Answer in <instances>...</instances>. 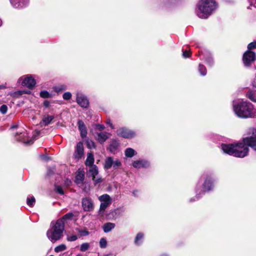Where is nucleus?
<instances>
[{
  "instance_id": "6ab92c4d",
  "label": "nucleus",
  "mask_w": 256,
  "mask_h": 256,
  "mask_svg": "<svg viewBox=\"0 0 256 256\" xmlns=\"http://www.w3.org/2000/svg\"><path fill=\"white\" fill-rule=\"evenodd\" d=\"M78 129L80 132V136L82 138L86 137L87 135V130L84 122L80 120L78 122Z\"/></svg>"
},
{
  "instance_id": "4d7b16f0",
  "label": "nucleus",
  "mask_w": 256,
  "mask_h": 256,
  "mask_svg": "<svg viewBox=\"0 0 256 256\" xmlns=\"http://www.w3.org/2000/svg\"><path fill=\"white\" fill-rule=\"evenodd\" d=\"M216 136L218 140H222L223 137L222 136H220L218 135H216Z\"/></svg>"
},
{
  "instance_id": "39448f33",
  "label": "nucleus",
  "mask_w": 256,
  "mask_h": 256,
  "mask_svg": "<svg viewBox=\"0 0 256 256\" xmlns=\"http://www.w3.org/2000/svg\"><path fill=\"white\" fill-rule=\"evenodd\" d=\"M200 182H202V190H200L202 194H204L206 192H209L213 190L214 186V182L211 174L204 173L200 178L199 183ZM197 186L200 189V186L198 184Z\"/></svg>"
},
{
  "instance_id": "8fccbe9b",
  "label": "nucleus",
  "mask_w": 256,
  "mask_h": 256,
  "mask_svg": "<svg viewBox=\"0 0 256 256\" xmlns=\"http://www.w3.org/2000/svg\"><path fill=\"white\" fill-rule=\"evenodd\" d=\"M123 210H121L120 208H116L112 212L116 214H118L120 215V213L122 212Z\"/></svg>"
},
{
  "instance_id": "680f3d73",
  "label": "nucleus",
  "mask_w": 256,
  "mask_h": 256,
  "mask_svg": "<svg viewBox=\"0 0 256 256\" xmlns=\"http://www.w3.org/2000/svg\"><path fill=\"white\" fill-rule=\"evenodd\" d=\"M136 192H137V191H136V190H134V192H133V194H134V196H136Z\"/></svg>"
},
{
  "instance_id": "c03bdc74",
  "label": "nucleus",
  "mask_w": 256,
  "mask_h": 256,
  "mask_svg": "<svg viewBox=\"0 0 256 256\" xmlns=\"http://www.w3.org/2000/svg\"><path fill=\"white\" fill-rule=\"evenodd\" d=\"M55 190L56 192H58V194H60L62 195V194H64L62 188L59 186H56V185L55 186Z\"/></svg>"
},
{
  "instance_id": "72a5a7b5",
  "label": "nucleus",
  "mask_w": 256,
  "mask_h": 256,
  "mask_svg": "<svg viewBox=\"0 0 256 256\" xmlns=\"http://www.w3.org/2000/svg\"><path fill=\"white\" fill-rule=\"evenodd\" d=\"M76 230L80 234V236H86L89 234V232L86 228L81 230L78 228Z\"/></svg>"
},
{
  "instance_id": "4468645a",
  "label": "nucleus",
  "mask_w": 256,
  "mask_h": 256,
  "mask_svg": "<svg viewBox=\"0 0 256 256\" xmlns=\"http://www.w3.org/2000/svg\"><path fill=\"white\" fill-rule=\"evenodd\" d=\"M76 101L82 108H87L88 106V100L86 96L82 92H77Z\"/></svg>"
},
{
  "instance_id": "6e6d98bb",
  "label": "nucleus",
  "mask_w": 256,
  "mask_h": 256,
  "mask_svg": "<svg viewBox=\"0 0 256 256\" xmlns=\"http://www.w3.org/2000/svg\"><path fill=\"white\" fill-rule=\"evenodd\" d=\"M106 124H108L110 125V126L112 128H114V126H113V124L110 122V120H108L107 122H106Z\"/></svg>"
},
{
  "instance_id": "9d476101",
  "label": "nucleus",
  "mask_w": 256,
  "mask_h": 256,
  "mask_svg": "<svg viewBox=\"0 0 256 256\" xmlns=\"http://www.w3.org/2000/svg\"><path fill=\"white\" fill-rule=\"evenodd\" d=\"M116 134L118 136L126 138H132L136 136L134 132L126 128H120L117 130Z\"/></svg>"
},
{
  "instance_id": "052dcab7",
  "label": "nucleus",
  "mask_w": 256,
  "mask_h": 256,
  "mask_svg": "<svg viewBox=\"0 0 256 256\" xmlns=\"http://www.w3.org/2000/svg\"><path fill=\"white\" fill-rule=\"evenodd\" d=\"M52 172V171H51L50 170H48V174H50Z\"/></svg>"
},
{
  "instance_id": "c756f323",
  "label": "nucleus",
  "mask_w": 256,
  "mask_h": 256,
  "mask_svg": "<svg viewBox=\"0 0 256 256\" xmlns=\"http://www.w3.org/2000/svg\"><path fill=\"white\" fill-rule=\"evenodd\" d=\"M198 71H199L200 74L202 76H205L206 74V73H207L206 69V67L204 66L203 64H199Z\"/></svg>"
},
{
  "instance_id": "0eeeda50",
  "label": "nucleus",
  "mask_w": 256,
  "mask_h": 256,
  "mask_svg": "<svg viewBox=\"0 0 256 256\" xmlns=\"http://www.w3.org/2000/svg\"><path fill=\"white\" fill-rule=\"evenodd\" d=\"M98 166H92L88 167L87 171V175L88 177L92 178L94 184L96 186L98 184L102 182V179L98 174Z\"/></svg>"
},
{
  "instance_id": "ddd939ff",
  "label": "nucleus",
  "mask_w": 256,
  "mask_h": 256,
  "mask_svg": "<svg viewBox=\"0 0 256 256\" xmlns=\"http://www.w3.org/2000/svg\"><path fill=\"white\" fill-rule=\"evenodd\" d=\"M132 166L134 168L137 169L142 168H148L150 166V162L146 159H139L134 160L132 162Z\"/></svg>"
},
{
  "instance_id": "6e6552de",
  "label": "nucleus",
  "mask_w": 256,
  "mask_h": 256,
  "mask_svg": "<svg viewBox=\"0 0 256 256\" xmlns=\"http://www.w3.org/2000/svg\"><path fill=\"white\" fill-rule=\"evenodd\" d=\"M18 82H21L22 86L30 89L34 88L36 84V81L32 74H27L20 77L19 78Z\"/></svg>"
},
{
  "instance_id": "4be33fe9",
  "label": "nucleus",
  "mask_w": 256,
  "mask_h": 256,
  "mask_svg": "<svg viewBox=\"0 0 256 256\" xmlns=\"http://www.w3.org/2000/svg\"><path fill=\"white\" fill-rule=\"evenodd\" d=\"M94 157L92 153H88L87 158L85 162V164L87 166H96L94 164Z\"/></svg>"
},
{
  "instance_id": "de8ad7c7",
  "label": "nucleus",
  "mask_w": 256,
  "mask_h": 256,
  "mask_svg": "<svg viewBox=\"0 0 256 256\" xmlns=\"http://www.w3.org/2000/svg\"><path fill=\"white\" fill-rule=\"evenodd\" d=\"M182 56L184 58H188L190 56V52L189 51H183Z\"/></svg>"
},
{
  "instance_id": "aec40b11",
  "label": "nucleus",
  "mask_w": 256,
  "mask_h": 256,
  "mask_svg": "<svg viewBox=\"0 0 256 256\" xmlns=\"http://www.w3.org/2000/svg\"><path fill=\"white\" fill-rule=\"evenodd\" d=\"M97 140L98 142L102 144L109 138L110 134L106 132H100L97 134Z\"/></svg>"
},
{
  "instance_id": "58836bf2",
  "label": "nucleus",
  "mask_w": 256,
  "mask_h": 256,
  "mask_svg": "<svg viewBox=\"0 0 256 256\" xmlns=\"http://www.w3.org/2000/svg\"><path fill=\"white\" fill-rule=\"evenodd\" d=\"M40 97L42 98H48L50 97V94L46 90H42L40 92Z\"/></svg>"
},
{
  "instance_id": "1a4fd4ad",
  "label": "nucleus",
  "mask_w": 256,
  "mask_h": 256,
  "mask_svg": "<svg viewBox=\"0 0 256 256\" xmlns=\"http://www.w3.org/2000/svg\"><path fill=\"white\" fill-rule=\"evenodd\" d=\"M98 200L101 202L100 210L104 211L112 202V200L110 196L108 194H104L98 198Z\"/></svg>"
},
{
  "instance_id": "412c9836",
  "label": "nucleus",
  "mask_w": 256,
  "mask_h": 256,
  "mask_svg": "<svg viewBox=\"0 0 256 256\" xmlns=\"http://www.w3.org/2000/svg\"><path fill=\"white\" fill-rule=\"evenodd\" d=\"M114 162V158L112 156L106 158L104 164V168L105 170H110Z\"/></svg>"
},
{
  "instance_id": "69168bd1",
  "label": "nucleus",
  "mask_w": 256,
  "mask_h": 256,
  "mask_svg": "<svg viewBox=\"0 0 256 256\" xmlns=\"http://www.w3.org/2000/svg\"><path fill=\"white\" fill-rule=\"evenodd\" d=\"M2 25V20L0 19V26Z\"/></svg>"
},
{
  "instance_id": "c85d7f7f",
  "label": "nucleus",
  "mask_w": 256,
  "mask_h": 256,
  "mask_svg": "<svg viewBox=\"0 0 256 256\" xmlns=\"http://www.w3.org/2000/svg\"><path fill=\"white\" fill-rule=\"evenodd\" d=\"M24 94H29L28 91L24 90H18L10 94V96L14 98H18Z\"/></svg>"
},
{
  "instance_id": "79ce46f5",
  "label": "nucleus",
  "mask_w": 256,
  "mask_h": 256,
  "mask_svg": "<svg viewBox=\"0 0 256 256\" xmlns=\"http://www.w3.org/2000/svg\"><path fill=\"white\" fill-rule=\"evenodd\" d=\"M62 98L65 100H69L72 98V94L70 92H66L63 94Z\"/></svg>"
},
{
  "instance_id": "a19ab883",
  "label": "nucleus",
  "mask_w": 256,
  "mask_h": 256,
  "mask_svg": "<svg viewBox=\"0 0 256 256\" xmlns=\"http://www.w3.org/2000/svg\"><path fill=\"white\" fill-rule=\"evenodd\" d=\"M78 239V236L76 235L69 236L67 235L66 240L69 242H74Z\"/></svg>"
},
{
  "instance_id": "5fc2aeb1",
  "label": "nucleus",
  "mask_w": 256,
  "mask_h": 256,
  "mask_svg": "<svg viewBox=\"0 0 256 256\" xmlns=\"http://www.w3.org/2000/svg\"><path fill=\"white\" fill-rule=\"evenodd\" d=\"M252 86L253 90H256V83L254 81L252 82Z\"/></svg>"
},
{
  "instance_id": "2eb2a0df",
  "label": "nucleus",
  "mask_w": 256,
  "mask_h": 256,
  "mask_svg": "<svg viewBox=\"0 0 256 256\" xmlns=\"http://www.w3.org/2000/svg\"><path fill=\"white\" fill-rule=\"evenodd\" d=\"M84 154V148L83 143L81 142H80L76 144L73 156L75 159L79 160L83 156Z\"/></svg>"
},
{
  "instance_id": "bf43d9fd",
  "label": "nucleus",
  "mask_w": 256,
  "mask_h": 256,
  "mask_svg": "<svg viewBox=\"0 0 256 256\" xmlns=\"http://www.w3.org/2000/svg\"><path fill=\"white\" fill-rule=\"evenodd\" d=\"M18 128V126L17 125H12L11 126H10V128L11 129H14V128Z\"/></svg>"
},
{
  "instance_id": "603ef678",
  "label": "nucleus",
  "mask_w": 256,
  "mask_h": 256,
  "mask_svg": "<svg viewBox=\"0 0 256 256\" xmlns=\"http://www.w3.org/2000/svg\"><path fill=\"white\" fill-rule=\"evenodd\" d=\"M44 106L46 108H48L50 106V103L48 100H44Z\"/></svg>"
},
{
  "instance_id": "4c0bfd02",
  "label": "nucleus",
  "mask_w": 256,
  "mask_h": 256,
  "mask_svg": "<svg viewBox=\"0 0 256 256\" xmlns=\"http://www.w3.org/2000/svg\"><path fill=\"white\" fill-rule=\"evenodd\" d=\"M246 96L251 100L256 102V97L254 93L252 92H248Z\"/></svg>"
},
{
  "instance_id": "774afa93",
  "label": "nucleus",
  "mask_w": 256,
  "mask_h": 256,
  "mask_svg": "<svg viewBox=\"0 0 256 256\" xmlns=\"http://www.w3.org/2000/svg\"><path fill=\"white\" fill-rule=\"evenodd\" d=\"M50 256H52V255H50Z\"/></svg>"
},
{
  "instance_id": "473e14b6",
  "label": "nucleus",
  "mask_w": 256,
  "mask_h": 256,
  "mask_svg": "<svg viewBox=\"0 0 256 256\" xmlns=\"http://www.w3.org/2000/svg\"><path fill=\"white\" fill-rule=\"evenodd\" d=\"M118 146V144L116 142H112L110 145V148H109L110 151L112 152H114L117 149Z\"/></svg>"
},
{
  "instance_id": "7c9ffc66",
  "label": "nucleus",
  "mask_w": 256,
  "mask_h": 256,
  "mask_svg": "<svg viewBox=\"0 0 256 256\" xmlns=\"http://www.w3.org/2000/svg\"><path fill=\"white\" fill-rule=\"evenodd\" d=\"M66 249V246L64 244H61L54 248V251L56 252H63Z\"/></svg>"
},
{
  "instance_id": "2f4dec72",
  "label": "nucleus",
  "mask_w": 256,
  "mask_h": 256,
  "mask_svg": "<svg viewBox=\"0 0 256 256\" xmlns=\"http://www.w3.org/2000/svg\"><path fill=\"white\" fill-rule=\"evenodd\" d=\"M122 162L118 158L114 159V162L112 164L114 169L116 170L122 166Z\"/></svg>"
},
{
  "instance_id": "423d86ee",
  "label": "nucleus",
  "mask_w": 256,
  "mask_h": 256,
  "mask_svg": "<svg viewBox=\"0 0 256 256\" xmlns=\"http://www.w3.org/2000/svg\"><path fill=\"white\" fill-rule=\"evenodd\" d=\"M243 141L256 151V128H250L247 132V136L243 138Z\"/></svg>"
},
{
  "instance_id": "0e129e2a",
  "label": "nucleus",
  "mask_w": 256,
  "mask_h": 256,
  "mask_svg": "<svg viewBox=\"0 0 256 256\" xmlns=\"http://www.w3.org/2000/svg\"><path fill=\"white\" fill-rule=\"evenodd\" d=\"M160 256H168L166 254H162Z\"/></svg>"
},
{
  "instance_id": "bb28decb",
  "label": "nucleus",
  "mask_w": 256,
  "mask_h": 256,
  "mask_svg": "<svg viewBox=\"0 0 256 256\" xmlns=\"http://www.w3.org/2000/svg\"><path fill=\"white\" fill-rule=\"evenodd\" d=\"M74 214L72 212H68L64 215L62 218L58 220H62V222L64 224L68 220H71L73 218Z\"/></svg>"
},
{
  "instance_id": "b1692460",
  "label": "nucleus",
  "mask_w": 256,
  "mask_h": 256,
  "mask_svg": "<svg viewBox=\"0 0 256 256\" xmlns=\"http://www.w3.org/2000/svg\"><path fill=\"white\" fill-rule=\"evenodd\" d=\"M136 154L137 152L134 149L130 148H127L124 150V155L126 158H131Z\"/></svg>"
},
{
  "instance_id": "3c124183",
  "label": "nucleus",
  "mask_w": 256,
  "mask_h": 256,
  "mask_svg": "<svg viewBox=\"0 0 256 256\" xmlns=\"http://www.w3.org/2000/svg\"><path fill=\"white\" fill-rule=\"evenodd\" d=\"M18 139L19 140H22V141H23L24 143L26 144H32L33 142V140L30 139V140H27V141H25L24 140H22V139H20L19 138H18Z\"/></svg>"
},
{
  "instance_id": "c9c22d12",
  "label": "nucleus",
  "mask_w": 256,
  "mask_h": 256,
  "mask_svg": "<svg viewBox=\"0 0 256 256\" xmlns=\"http://www.w3.org/2000/svg\"><path fill=\"white\" fill-rule=\"evenodd\" d=\"M205 61L206 64H207L210 66H212L214 64L213 58L211 56H208V57H206Z\"/></svg>"
},
{
  "instance_id": "393cba45",
  "label": "nucleus",
  "mask_w": 256,
  "mask_h": 256,
  "mask_svg": "<svg viewBox=\"0 0 256 256\" xmlns=\"http://www.w3.org/2000/svg\"><path fill=\"white\" fill-rule=\"evenodd\" d=\"M144 236V235L143 233L138 232L136 234V236L134 238V242L136 246L140 245L142 242Z\"/></svg>"
},
{
  "instance_id": "cd10ccee",
  "label": "nucleus",
  "mask_w": 256,
  "mask_h": 256,
  "mask_svg": "<svg viewBox=\"0 0 256 256\" xmlns=\"http://www.w3.org/2000/svg\"><path fill=\"white\" fill-rule=\"evenodd\" d=\"M35 202L36 200L34 196H30L27 198L26 204L28 206L32 207L34 206Z\"/></svg>"
},
{
  "instance_id": "a211bd4d",
  "label": "nucleus",
  "mask_w": 256,
  "mask_h": 256,
  "mask_svg": "<svg viewBox=\"0 0 256 256\" xmlns=\"http://www.w3.org/2000/svg\"><path fill=\"white\" fill-rule=\"evenodd\" d=\"M84 172L79 170L76 174L75 182L78 184H82L84 180Z\"/></svg>"
},
{
  "instance_id": "a878e982",
  "label": "nucleus",
  "mask_w": 256,
  "mask_h": 256,
  "mask_svg": "<svg viewBox=\"0 0 256 256\" xmlns=\"http://www.w3.org/2000/svg\"><path fill=\"white\" fill-rule=\"evenodd\" d=\"M196 196L194 198H190L189 200L190 202H193L198 200L202 197V195H203V194H202V192L200 191L198 186H196Z\"/></svg>"
},
{
  "instance_id": "20e7f679",
  "label": "nucleus",
  "mask_w": 256,
  "mask_h": 256,
  "mask_svg": "<svg viewBox=\"0 0 256 256\" xmlns=\"http://www.w3.org/2000/svg\"><path fill=\"white\" fill-rule=\"evenodd\" d=\"M248 146L243 140L242 142L225 144V153L236 157L244 158L248 154Z\"/></svg>"
},
{
  "instance_id": "e2e57ef3",
  "label": "nucleus",
  "mask_w": 256,
  "mask_h": 256,
  "mask_svg": "<svg viewBox=\"0 0 256 256\" xmlns=\"http://www.w3.org/2000/svg\"><path fill=\"white\" fill-rule=\"evenodd\" d=\"M21 134H22V136H26L27 134H26V133H23V134H22V133H21Z\"/></svg>"
},
{
  "instance_id": "49530a36",
  "label": "nucleus",
  "mask_w": 256,
  "mask_h": 256,
  "mask_svg": "<svg viewBox=\"0 0 256 256\" xmlns=\"http://www.w3.org/2000/svg\"><path fill=\"white\" fill-rule=\"evenodd\" d=\"M66 89V86L63 85L56 86L54 88V90L56 92H60L62 90H65Z\"/></svg>"
},
{
  "instance_id": "a18cd8bd",
  "label": "nucleus",
  "mask_w": 256,
  "mask_h": 256,
  "mask_svg": "<svg viewBox=\"0 0 256 256\" xmlns=\"http://www.w3.org/2000/svg\"><path fill=\"white\" fill-rule=\"evenodd\" d=\"M256 48V41L253 42L249 44L248 46V50H250L252 49Z\"/></svg>"
},
{
  "instance_id": "f8f14e48",
  "label": "nucleus",
  "mask_w": 256,
  "mask_h": 256,
  "mask_svg": "<svg viewBox=\"0 0 256 256\" xmlns=\"http://www.w3.org/2000/svg\"><path fill=\"white\" fill-rule=\"evenodd\" d=\"M82 204L83 210L85 212H90L94 208L93 201L90 197H85L82 198Z\"/></svg>"
},
{
  "instance_id": "f704fd0d",
  "label": "nucleus",
  "mask_w": 256,
  "mask_h": 256,
  "mask_svg": "<svg viewBox=\"0 0 256 256\" xmlns=\"http://www.w3.org/2000/svg\"><path fill=\"white\" fill-rule=\"evenodd\" d=\"M107 246V241L105 238H102L100 240V246L102 248H106Z\"/></svg>"
},
{
  "instance_id": "09e8293b",
  "label": "nucleus",
  "mask_w": 256,
  "mask_h": 256,
  "mask_svg": "<svg viewBox=\"0 0 256 256\" xmlns=\"http://www.w3.org/2000/svg\"><path fill=\"white\" fill-rule=\"evenodd\" d=\"M96 128L99 130H102L104 128V126L102 124H98L96 126Z\"/></svg>"
},
{
  "instance_id": "ea45409f",
  "label": "nucleus",
  "mask_w": 256,
  "mask_h": 256,
  "mask_svg": "<svg viewBox=\"0 0 256 256\" xmlns=\"http://www.w3.org/2000/svg\"><path fill=\"white\" fill-rule=\"evenodd\" d=\"M8 111V106L6 104H2L0 107V112L3 114H4L7 112Z\"/></svg>"
},
{
  "instance_id": "13d9d810",
  "label": "nucleus",
  "mask_w": 256,
  "mask_h": 256,
  "mask_svg": "<svg viewBox=\"0 0 256 256\" xmlns=\"http://www.w3.org/2000/svg\"><path fill=\"white\" fill-rule=\"evenodd\" d=\"M220 148H221L222 150L224 152V144L222 143L221 144Z\"/></svg>"
},
{
  "instance_id": "e433bc0d",
  "label": "nucleus",
  "mask_w": 256,
  "mask_h": 256,
  "mask_svg": "<svg viewBox=\"0 0 256 256\" xmlns=\"http://www.w3.org/2000/svg\"><path fill=\"white\" fill-rule=\"evenodd\" d=\"M90 244L87 242L82 244L80 246V250L82 252H85L88 249Z\"/></svg>"
},
{
  "instance_id": "f257e3e1",
  "label": "nucleus",
  "mask_w": 256,
  "mask_h": 256,
  "mask_svg": "<svg viewBox=\"0 0 256 256\" xmlns=\"http://www.w3.org/2000/svg\"><path fill=\"white\" fill-rule=\"evenodd\" d=\"M236 114L242 118H256V108L249 102L242 100L234 106Z\"/></svg>"
},
{
  "instance_id": "5701e85b",
  "label": "nucleus",
  "mask_w": 256,
  "mask_h": 256,
  "mask_svg": "<svg viewBox=\"0 0 256 256\" xmlns=\"http://www.w3.org/2000/svg\"><path fill=\"white\" fill-rule=\"evenodd\" d=\"M116 224L112 222H106L102 226V229L104 232L108 233L114 228Z\"/></svg>"
},
{
  "instance_id": "338daca9",
  "label": "nucleus",
  "mask_w": 256,
  "mask_h": 256,
  "mask_svg": "<svg viewBox=\"0 0 256 256\" xmlns=\"http://www.w3.org/2000/svg\"><path fill=\"white\" fill-rule=\"evenodd\" d=\"M76 256H82V255H80V254H78V255H77Z\"/></svg>"
},
{
  "instance_id": "dca6fc26",
  "label": "nucleus",
  "mask_w": 256,
  "mask_h": 256,
  "mask_svg": "<svg viewBox=\"0 0 256 256\" xmlns=\"http://www.w3.org/2000/svg\"><path fill=\"white\" fill-rule=\"evenodd\" d=\"M12 6L16 8H22L28 6V0H10Z\"/></svg>"
},
{
  "instance_id": "7ed1b4c3",
  "label": "nucleus",
  "mask_w": 256,
  "mask_h": 256,
  "mask_svg": "<svg viewBox=\"0 0 256 256\" xmlns=\"http://www.w3.org/2000/svg\"><path fill=\"white\" fill-rule=\"evenodd\" d=\"M64 230V226L62 220L52 221L50 228L46 232V236L50 242L54 243L62 238Z\"/></svg>"
},
{
  "instance_id": "f03ea898",
  "label": "nucleus",
  "mask_w": 256,
  "mask_h": 256,
  "mask_svg": "<svg viewBox=\"0 0 256 256\" xmlns=\"http://www.w3.org/2000/svg\"><path fill=\"white\" fill-rule=\"evenodd\" d=\"M217 4L214 0H200L196 10V15L200 18H207L216 10Z\"/></svg>"
},
{
  "instance_id": "37998d69",
  "label": "nucleus",
  "mask_w": 256,
  "mask_h": 256,
  "mask_svg": "<svg viewBox=\"0 0 256 256\" xmlns=\"http://www.w3.org/2000/svg\"><path fill=\"white\" fill-rule=\"evenodd\" d=\"M87 146L89 148H96V144L93 141L90 140L87 142Z\"/></svg>"
},
{
  "instance_id": "9b49d317",
  "label": "nucleus",
  "mask_w": 256,
  "mask_h": 256,
  "mask_svg": "<svg viewBox=\"0 0 256 256\" xmlns=\"http://www.w3.org/2000/svg\"><path fill=\"white\" fill-rule=\"evenodd\" d=\"M243 62L245 66H249L256 60V54L250 50H247L243 56Z\"/></svg>"
},
{
  "instance_id": "864d4df0",
  "label": "nucleus",
  "mask_w": 256,
  "mask_h": 256,
  "mask_svg": "<svg viewBox=\"0 0 256 256\" xmlns=\"http://www.w3.org/2000/svg\"><path fill=\"white\" fill-rule=\"evenodd\" d=\"M40 158L42 160H49V158L46 155H42Z\"/></svg>"
},
{
  "instance_id": "f3484780",
  "label": "nucleus",
  "mask_w": 256,
  "mask_h": 256,
  "mask_svg": "<svg viewBox=\"0 0 256 256\" xmlns=\"http://www.w3.org/2000/svg\"><path fill=\"white\" fill-rule=\"evenodd\" d=\"M54 119V116H53L44 115L40 122V125L42 127L48 126Z\"/></svg>"
}]
</instances>
